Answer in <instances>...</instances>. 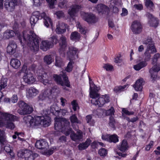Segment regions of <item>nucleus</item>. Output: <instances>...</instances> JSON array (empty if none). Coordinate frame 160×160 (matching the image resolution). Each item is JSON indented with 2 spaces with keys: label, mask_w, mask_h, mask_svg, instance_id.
<instances>
[{
  "label": "nucleus",
  "mask_w": 160,
  "mask_h": 160,
  "mask_svg": "<svg viewBox=\"0 0 160 160\" xmlns=\"http://www.w3.org/2000/svg\"><path fill=\"white\" fill-rule=\"evenodd\" d=\"M145 5L149 9H153L154 8L153 3L151 0H145Z\"/></svg>",
  "instance_id": "46"
},
{
  "label": "nucleus",
  "mask_w": 160,
  "mask_h": 160,
  "mask_svg": "<svg viewBox=\"0 0 160 160\" xmlns=\"http://www.w3.org/2000/svg\"><path fill=\"white\" fill-rule=\"evenodd\" d=\"M89 81H90V93L91 92H93L95 93H97V92L100 90V88L99 87H97L96 86H95L94 84H92L91 85L90 79L89 78Z\"/></svg>",
  "instance_id": "43"
},
{
  "label": "nucleus",
  "mask_w": 160,
  "mask_h": 160,
  "mask_svg": "<svg viewBox=\"0 0 160 160\" xmlns=\"http://www.w3.org/2000/svg\"><path fill=\"white\" fill-rule=\"evenodd\" d=\"M50 41L52 43V46L54 44H56L58 42V37L56 35H53L49 38Z\"/></svg>",
  "instance_id": "51"
},
{
  "label": "nucleus",
  "mask_w": 160,
  "mask_h": 160,
  "mask_svg": "<svg viewBox=\"0 0 160 160\" xmlns=\"http://www.w3.org/2000/svg\"><path fill=\"white\" fill-rule=\"evenodd\" d=\"M52 43L48 40H43L40 44V48L44 51H46L48 49L52 47Z\"/></svg>",
  "instance_id": "17"
},
{
  "label": "nucleus",
  "mask_w": 160,
  "mask_h": 160,
  "mask_svg": "<svg viewBox=\"0 0 160 160\" xmlns=\"http://www.w3.org/2000/svg\"><path fill=\"white\" fill-rule=\"evenodd\" d=\"M143 43L147 45V48L144 53V61L146 62L150 60L151 57V54L156 52L157 51L151 39H148L144 41Z\"/></svg>",
  "instance_id": "5"
},
{
  "label": "nucleus",
  "mask_w": 160,
  "mask_h": 160,
  "mask_svg": "<svg viewBox=\"0 0 160 160\" xmlns=\"http://www.w3.org/2000/svg\"><path fill=\"white\" fill-rule=\"evenodd\" d=\"M147 65L146 61H142L133 66V68L136 71H139L142 68L145 67Z\"/></svg>",
  "instance_id": "35"
},
{
  "label": "nucleus",
  "mask_w": 160,
  "mask_h": 160,
  "mask_svg": "<svg viewBox=\"0 0 160 160\" xmlns=\"http://www.w3.org/2000/svg\"><path fill=\"white\" fill-rule=\"evenodd\" d=\"M23 33V40L19 38V40L22 44L25 42L28 43L31 49L34 51H37L39 47V38L35 33L30 31V34H28L27 32L24 31Z\"/></svg>",
  "instance_id": "2"
},
{
  "label": "nucleus",
  "mask_w": 160,
  "mask_h": 160,
  "mask_svg": "<svg viewBox=\"0 0 160 160\" xmlns=\"http://www.w3.org/2000/svg\"><path fill=\"white\" fill-rule=\"evenodd\" d=\"M160 70V65H155L149 70L151 78L155 80L157 77V73Z\"/></svg>",
  "instance_id": "13"
},
{
  "label": "nucleus",
  "mask_w": 160,
  "mask_h": 160,
  "mask_svg": "<svg viewBox=\"0 0 160 160\" xmlns=\"http://www.w3.org/2000/svg\"><path fill=\"white\" fill-rule=\"evenodd\" d=\"M83 19L88 24H94L98 21V18L92 13H84L82 14Z\"/></svg>",
  "instance_id": "8"
},
{
  "label": "nucleus",
  "mask_w": 160,
  "mask_h": 160,
  "mask_svg": "<svg viewBox=\"0 0 160 160\" xmlns=\"http://www.w3.org/2000/svg\"><path fill=\"white\" fill-rule=\"evenodd\" d=\"M0 142L1 144L4 145L6 143L7 141L6 137L4 135V132L0 131Z\"/></svg>",
  "instance_id": "49"
},
{
  "label": "nucleus",
  "mask_w": 160,
  "mask_h": 160,
  "mask_svg": "<svg viewBox=\"0 0 160 160\" xmlns=\"http://www.w3.org/2000/svg\"><path fill=\"white\" fill-rule=\"evenodd\" d=\"M154 142L153 141H151L145 147V150L147 151H149L150 149L152 147L153 145Z\"/></svg>",
  "instance_id": "61"
},
{
  "label": "nucleus",
  "mask_w": 160,
  "mask_h": 160,
  "mask_svg": "<svg viewBox=\"0 0 160 160\" xmlns=\"http://www.w3.org/2000/svg\"><path fill=\"white\" fill-rule=\"evenodd\" d=\"M149 17L150 16L151 18L148 22L150 26L156 28L158 26L159 21L158 19L153 17L152 14H150Z\"/></svg>",
  "instance_id": "29"
},
{
  "label": "nucleus",
  "mask_w": 160,
  "mask_h": 160,
  "mask_svg": "<svg viewBox=\"0 0 160 160\" xmlns=\"http://www.w3.org/2000/svg\"><path fill=\"white\" fill-rule=\"evenodd\" d=\"M96 8L99 13H104L109 10V8L108 7L102 3L97 5L96 7Z\"/></svg>",
  "instance_id": "32"
},
{
  "label": "nucleus",
  "mask_w": 160,
  "mask_h": 160,
  "mask_svg": "<svg viewBox=\"0 0 160 160\" xmlns=\"http://www.w3.org/2000/svg\"><path fill=\"white\" fill-rule=\"evenodd\" d=\"M69 51L70 54L69 56V59H75L74 56L78 52V49L73 46H71L69 48Z\"/></svg>",
  "instance_id": "31"
},
{
  "label": "nucleus",
  "mask_w": 160,
  "mask_h": 160,
  "mask_svg": "<svg viewBox=\"0 0 160 160\" xmlns=\"http://www.w3.org/2000/svg\"><path fill=\"white\" fill-rule=\"evenodd\" d=\"M44 119L43 117L42 116H37L33 118V122H31V127L35 128V127L41 125V121Z\"/></svg>",
  "instance_id": "27"
},
{
  "label": "nucleus",
  "mask_w": 160,
  "mask_h": 160,
  "mask_svg": "<svg viewBox=\"0 0 160 160\" xmlns=\"http://www.w3.org/2000/svg\"><path fill=\"white\" fill-rule=\"evenodd\" d=\"M92 116L91 115H88L86 117V120L87 123L90 126H93L95 122L92 119Z\"/></svg>",
  "instance_id": "47"
},
{
  "label": "nucleus",
  "mask_w": 160,
  "mask_h": 160,
  "mask_svg": "<svg viewBox=\"0 0 160 160\" xmlns=\"http://www.w3.org/2000/svg\"><path fill=\"white\" fill-rule=\"evenodd\" d=\"M115 120L113 117L111 116L109 118V125L112 128H113L114 127Z\"/></svg>",
  "instance_id": "55"
},
{
  "label": "nucleus",
  "mask_w": 160,
  "mask_h": 160,
  "mask_svg": "<svg viewBox=\"0 0 160 160\" xmlns=\"http://www.w3.org/2000/svg\"><path fill=\"white\" fill-rule=\"evenodd\" d=\"M51 95V89H47L42 92L40 94L39 96L38 97V101H42L48 98H50V97Z\"/></svg>",
  "instance_id": "14"
},
{
  "label": "nucleus",
  "mask_w": 160,
  "mask_h": 160,
  "mask_svg": "<svg viewBox=\"0 0 160 160\" xmlns=\"http://www.w3.org/2000/svg\"><path fill=\"white\" fill-rule=\"evenodd\" d=\"M122 114H124L126 115H133L134 112H129L126 108H123L122 110Z\"/></svg>",
  "instance_id": "57"
},
{
  "label": "nucleus",
  "mask_w": 160,
  "mask_h": 160,
  "mask_svg": "<svg viewBox=\"0 0 160 160\" xmlns=\"http://www.w3.org/2000/svg\"><path fill=\"white\" fill-rule=\"evenodd\" d=\"M144 82L142 78H141L138 79L134 86L135 89L138 91H141L142 88V86L144 85Z\"/></svg>",
  "instance_id": "26"
},
{
  "label": "nucleus",
  "mask_w": 160,
  "mask_h": 160,
  "mask_svg": "<svg viewBox=\"0 0 160 160\" xmlns=\"http://www.w3.org/2000/svg\"><path fill=\"white\" fill-rule=\"evenodd\" d=\"M80 38V34L77 32L75 31L73 32L71 34L70 38L73 41H78Z\"/></svg>",
  "instance_id": "37"
},
{
  "label": "nucleus",
  "mask_w": 160,
  "mask_h": 160,
  "mask_svg": "<svg viewBox=\"0 0 160 160\" xmlns=\"http://www.w3.org/2000/svg\"><path fill=\"white\" fill-rule=\"evenodd\" d=\"M17 0H6L4 3L5 8L9 12H12L14 9L15 6L17 4Z\"/></svg>",
  "instance_id": "10"
},
{
  "label": "nucleus",
  "mask_w": 160,
  "mask_h": 160,
  "mask_svg": "<svg viewBox=\"0 0 160 160\" xmlns=\"http://www.w3.org/2000/svg\"><path fill=\"white\" fill-rule=\"evenodd\" d=\"M53 77L58 84L62 86H66L68 87H70V82L69 81L66 72L65 71H62L58 75L54 74Z\"/></svg>",
  "instance_id": "4"
},
{
  "label": "nucleus",
  "mask_w": 160,
  "mask_h": 160,
  "mask_svg": "<svg viewBox=\"0 0 160 160\" xmlns=\"http://www.w3.org/2000/svg\"><path fill=\"white\" fill-rule=\"evenodd\" d=\"M69 122L65 118H55L54 128L59 132L63 131L66 136L70 134L71 139L74 141H76L82 139V132L79 130L77 131V133H75L72 129L69 127Z\"/></svg>",
  "instance_id": "1"
},
{
  "label": "nucleus",
  "mask_w": 160,
  "mask_h": 160,
  "mask_svg": "<svg viewBox=\"0 0 160 160\" xmlns=\"http://www.w3.org/2000/svg\"><path fill=\"white\" fill-rule=\"evenodd\" d=\"M42 18L43 19L44 24L46 27L48 28L50 25H51L52 27V23L51 19L44 12L41 13L40 19Z\"/></svg>",
  "instance_id": "15"
},
{
  "label": "nucleus",
  "mask_w": 160,
  "mask_h": 160,
  "mask_svg": "<svg viewBox=\"0 0 160 160\" xmlns=\"http://www.w3.org/2000/svg\"><path fill=\"white\" fill-rule=\"evenodd\" d=\"M91 141L90 139H87L85 142L80 143L78 145V149L80 150L85 149L89 145Z\"/></svg>",
  "instance_id": "33"
},
{
  "label": "nucleus",
  "mask_w": 160,
  "mask_h": 160,
  "mask_svg": "<svg viewBox=\"0 0 160 160\" xmlns=\"http://www.w3.org/2000/svg\"><path fill=\"white\" fill-rule=\"evenodd\" d=\"M118 137L115 134L112 135H109V142L116 143L118 141Z\"/></svg>",
  "instance_id": "44"
},
{
  "label": "nucleus",
  "mask_w": 160,
  "mask_h": 160,
  "mask_svg": "<svg viewBox=\"0 0 160 160\" xmlns=\"http://www.w3.org/2000/svg\"><path fill=\"white\" fill-rule=\"evenodd\" d=\"M64 64L62 59L58 56H56L55 58V65L58 67H61Z\"/></svg>",
  "instance_id": "38"
},
{
  "label": "nucleus",
  "mask_w": 160,
  "mask_h": 160,
  "mask_svg": "<svg viewBox=\"0 0 160 160\" xmlns=\"http://www.w3.org/2000/svg\"><path fill=\"white\" fill-rule=\"evenodd\" d=\"M18 155L19 157L24 158L25 160H34L38 156L37 153H33L32 151L27 149L19 151Z\"/></svg>",
  "instance_id": "7"
},
{
  "label": "nucleus",
  "mask_w": 160,
  "mask_h": 160,
  "mask_svg": "<svg viewBox=\"0 0 160 160\" xmlns=\"http://www.w3.org/2000/svg\"><path fill=\"white\" fill-rule=\"evenodd\" d=\"M42 117H43L44 119L41 121V125L44 127L49 126L50 125V118L48 116V112L45 113L43 112Z\"/></svg>",
  "instance_id": "23"
},
{
  "label": "nucleus",
  "mask_w": 160,
  "mask_h": 160,
  "mask_svg": "<svg viewBox=\"0 0 160 160\" xmlns=\"http://www.w3.org/2000/svg\"><path fill=\"white\" fill-rule=\"evenodd\" d=\"M81 8L80 6L77 5H74L71 6L68 10V14L72 17L75 16Z\"/></svg>",
  "instance_id": "21"
},
{
  "label": "nucleus",
  "mask_w": 160,
  "mask_h": 160,
  "mask_svg": "<svg viewBox=\"0 0 160 160\" xmlns=\"http://www.w3.org/2000/svg\"><path fill=\"white\" fill-rule=\"evenodd\" d=\"M35 147L40 149H47L49 148L48 143L44 139L37 140L36 143Z\"/></svg>",
  "instance_id": "12"
},
{
  "label": "nucleus",
  "mask_w": 160,
  "mask_h": 160,
  "mask_svg": "<svg viewBox=\"0 0 160 160\" xmlns=\"http://www.w3.org/2000/svg\"><path fill=\"white\" fill-rule=\"evenodd\" d=\"M67 25L62 22H58L57 25V28L55 30L56 32L60 34L65 32L66 31Z\"/></svg>",
  "instance_id": "18"
},
{
  "label": "nucleus",
  "mask_w": 160,
  "mask_h": 160,
  "mask_svg": "<svg viewBox=\"0 0 160 160\" xmlns=\"http://www.w3.org/2000/svg\"><path fill=\"white\" fill-rule=\"evenodd\" d=\"M59 45L60 50L61 51H64L67 47L66 38L63 36H62L60 38Z\"/></svg>",
  "instance_id": "25"
},
{
  "label": "nucleus",
  "mask_w": 160,
  "mask_h": 160,
  "mask_svg": "<svg viewBox=\"0 0 160 160\" xmlns=\"http://www.w3.org/2000/svg\"><path fill=\"white\" fill-rule=\"evenodd\" d=\"M160 55L159 53H157L154 55L152 58V64H153L156 63L158 59L159 58Z\"/></svg>",
  "instance_id": "53"
},
{
  "label": "nucleus",
  "mask_w": 160,
  "mask_h": 160,
  "mask_svg": "<svg viewBox=\"0 0 160 160\" xmlns=\"http://www.w3.org/2000/svg\"><path fill=\"white\" fill-rule=\"evenodd\" d=\"M72 105V106L73 109L74 111L77 110V108H78V103L76 102V100H73L71 102Z\"/></svg>",
  "instance_id": "60"
},
{
  "label": "nucleus",
  "mask_w": 160,
  "mask_h": 160,
  "mask_svg": "<svg viewBox=\"0 0 160 160\" xmlns=\"http://www.w3.org/2000/svg\"><path fill=\"white\" fill-rule=\"evenodd\" d=\"M18 97L17 95H13L11 98L10 102L13 103L16 102L18 100Z\"/></svg>",
  "instance_id": "62"
},
{
  "label": "nucleus",
  "mask_w": 160,
  "mask_h": 160,
  "mask_svg": "<svg viewBox=\"0 0 160 160\" xmlns=\"http://www.w3.org/2000/svg\"><path fill=\"white\" fill-rule=\"evenodd\" d=\"M20 110L19 113L22 115H24L31 113L33 111V108L28 105L22 101H19L18 103Z\"/></svg>",
  "instance_id": "6"
},
{
  "label": "nucleus",
  "mask_w": 160,
  "mask_h": 160,
  "mask_svg": "<svg viewBox=\"0 0 160 160\" xmlns=\"http://www.w3.org/2000/svg\"><path fill=\"white\" fill-rule=\"evenodd\" d=\"M99 94L92 92L90 93V97L92 98L91 103L99 107H102L106 103L110 101L109 97L108 95H102L101 97L98 98Z\"/></svg>",
  "instance_id": "3"
},
{
  "label": "nucleus",
  "mask_w": 160,
  "mask_h": 160,
  "mask_svg": "<svg viewBox=\"0 0 160 160\" xmlns=\"http://www.w3.org/2000/svg\"><path fill=\"white\" fill-rule=\"evenodd\" d=\"M128 86V85H125L122 86H119L118 87H116L114 89V91H115L116 92L119 91H122Z\"/></svg>",
  "instance_id": "56"
},
{
  "label": "nucleus",
  "mask_w": 160,
  "mask_h": 160,
  "mask_svg": "<svg viewBox=\"0 0 160 160\" xmlns=\"http://www.w3.org/2000/svg\"><path fill=\"white\" fill-rule=\"evenodd\" d=\"M33 118L30 115L24 117L23 120L26 124L29 123L30 126L31 127V122H33Z\"/></svg>",
  "instance_id": "48"
},
{
  "label": "nucleus",
  "mask_w": 160,
  "mask_h": 160,
  "mask_svg": "<svg viewBox=\"0 0 160 160\" xmlns=\"http://www.w3.org/2000/svg\"><path fill=\"white\" fill-rule=\"evenodd\" d=\"M70 119L73 128L76 130H78V126L77 125H75V124H81V121L78 119L75 114H73L71 116L70 118Z\"/></svg>",
  "instance_id": "19"
},
{
  "label": "nucleus",
  "mask_w": 160,
  "mask_h": 160,
  "mask_svg": "<svg viewBox=\"0 0 160 160\" xmlns=\"http://www.w3.org/2000/svg\"><path fill=\"white\" fill-rule=\"evenodd\" d=\"M38 80L44 85L49 83V78L46 72H42L41 74H39L38 77Z\"/></svg>",
  "instance_id": "22"
},
{
  "label": "nucleus",
  "mask_w": 160,
  "mask_h": 160,
  "mask_svg": "<svg viewBox=\"0 0 160 160\" xmlns=\"http://www.w3.org/2000/svg\"><path fill=\"white\" fill-rule=\"evenodd\" d=\"M56 149L55 147H53L50 148L48 150H47L46 149H45L43 153L44 154L46 155H50L53 153L54 151Z\"/></svg>",
  "instance_id": "50"
},
{
  "label": "nucleus",
  "mask_w": 160,
  "mask_h": 160,
  "mask_svg": "<svg viewBox=\"0 0 160 160\" xmlns=\"http://www.w3.org/2000/svg\"><path fill=\"white\" fill-rule=\"evenodd\" d=\"M131 29L134 34H138L140 33L142 30V26L141 23L139 21H134L132 24Z\"/></svg>",
  "instance_id": "9"
},
{
  "label": "nucleus",
  "mask_w": 160,
  "mask_h": 160,
  "mask_svg": "<svg viewBox=\"0 0 160 160\" xmlns=\"http://www.w3.org/2000/svg\"><path fill=\"white\" fill-rule=\"evenodd\" d=\"M103 67L107 71L111 70L113 68L112 66L108 64H106L104 65Z\"/></svg>",
  "instance_id": "63"
},
{
  "label": "nucleus",
  "mask_w": 160,
  "mask_h": 160,
  "mask_svg": "<svg viewBox=\"0 0 160 160\" xmlns=\"http://www.w3.org/2000/svg\"><path fill=\"white\" fill-rule=\"evenodd\" d=\"M51 90V93L52 92H58L59 91V89L57 86H54L52 88Z\"/></svg>",
  "instance_id": "64"
},
{
  "label": "nucleus",
  "mask_w": 160,
  "mask_h": 160,
  "mask_svg": "<svg viewBox=\"0 0 160 160\" xmlns=\"http://www.w3.org/2000/svg\"><path fill=\"white\" fill-rule=\"evenodd\" d=\"M4 150L8 153H9L11 156V158H14V154L12 151L9 145H6L4 147Z\"/></svg>",
  "instance_id": "45"
},
{
  "label": "nucleus",
  "mask_w": 160,
  "mask_h": 160,
  "mask_svg": "<svg viewBox=\"0 0 160 160\" xmlns=\"http://www.w3.org/2000/svg\"><path fill=\"white\" fill-rule=\"evenodd\" d=\"M27 91V96L28 98H33L39 93L38 90L32 87H30Z\"/></svg>",
  "instance_id": "24"
},
{
  "label": "nucleus",
  "mask_w": 160,
  "mask_h": 160,
  "mask_svg": "<svg viewBox=\"0 0 160 160\" xmlns=\"http://www.w3.org/2000/svg\"><path fill=\"white\" fill-rule=\"evenodd\" d=\"M43 60L47 65L50 64L54 61V59L50 55H46L44 58Z\"/></svg>",
  "instance_id": "39"
},
{
  "label": "nucleus",
  "mask_w": 160,
  "mask_h": 160,
  "mask_svg": "<svg viewBox=\"0 0 160 160\" xmlns=\"http://www.w3.org/2000/svg\"><path fill=\"white\" fill-rule=\"evenodd\" d=\"M24 82L28 84L33 83L35 81V79L33 76L32 74L30 72L24 74L23 77Z\"/></svg>",
  "instance_id": "16"
},
{
  "label": "nucleus",
  "mask_w": 160,
  "mask_h": 160,
  "mask_svg": "<svg viewBox=\"0 0 160 160\" xmlns=\"http://www.w3.org/2000/svg\"><path fill=\"white\" fill-rule=\"evenodd\" d=\"M10 63L11 65L15 69L18 68L21 64L20 61L16 58L12 59Z\"/></svg>",
  "instance_id": "34"
},
{
  "label": "nucleus",
  "mask_w": 160,
  "mask_h": 160,
  "mask_svg": "<svg viewBox=\"0 0 160 160\" xmlns=\"http://www.w3.org/2000/svg\"><path fill=\"white\" fill-rule=\"evenodd\" d=\"M98 153L101 156L104 157L107 154L108 151L107 149L102 148L99 150Z\"/></svg>",
  "instance_id": "52"
},
{
  "label": "nucleus",
  "mask_w": 160,
  "mask_h": 160,
  "mask_svg": "<svg viewBox=\"0 0 160 160\" xmlns=\"http://www.w3.org/2000/svg\"><path fill=\"white\" fill-rule=\"evenodd\" d=\"M114 110L113 107H111V108L106 112V114L107 116H112L114 114Z\"/></svg>",
  "instance_id": "54"
},
{
  "label": "nucleus",
  "mask_w": 160,
  "mask_h": 160,
  "mask_svg": "<svg viewBox=\"0 0 160 160\" xmlns=\"http://www.w3.org/2000/svg\"><path fill=\"white\" fill-rule=\"evenodd\" d=\"M15 32L13 30H7L4 33L3 37L6 39H9L14 36Z\"/></svg>",
  "instance_id": "36"
},
{
  "label": "nucleus",
  "mask_w": 160,
  "mask_h": 160,
  "mask_svg": "<svg viewBox=\"0 0 160 160\" xmlns=\"http://www.w3.org/2000/svg\"><path fill=\"white\" fill-rule=\"evenodd\" d=\"M73 59H69L70 61L65 68V70H64L66 72H70L72 70L73 65L74 63V62L73 61Z\"/></svg>",
  "instance_id": "40"
},
{
  "label": "nucleus",
  "mask_w": 160,
  "mask_h": 160,
  "mask_svg": "<svg viewBox=\"0 0 160 160\" xmlns=\"http://www.w3.org/2000/svg\"><path fill=\"white\" fill-rule=\"evenodd\" d=\"M50 108V110H45L43 111V112L45 113H47V112H48V114L50 113H52L53 114H55L56 112L58 113L59 112V109H58L57 105L56 104H53L51 106Z\"/></svg>",
  "instance_id": "30"
},
{
  "label": "nucleus",
  "mask_w": 160,
  "mask_h": 160,
  "mask_svg": "<svg viewBox=\"0 0 160 160\" xmlns=\"http://www.w3.org/2000/svg\"><path fill=\"white\" fill-rule=\"evenodd\" d=\"M8 79L7 78H2L0 82V91L4 88L7 85Z\"/></svg>",
  "instance_id": "42"
},
{
  "label": "nucleus",
  "mask_w": 160,
  "mask_h": 160,
  "mask_svg": "<svg viewBox=\"0 0 160 160\" xmlns=\"http://www.w3.org/2000/svg\"><path fill=\"white\" fill-rule=\"evenodd\" d=\"M77 27L79 29V31L82 34H85L88 32L87 29L85 27H82L79 22H77Z\"/></svg>",
  "instance_id": "41"
},
{
  "label": "nucleus",
  "mask_w": 160,
  "mask_h": 160,
  "mask_svg": "<svg viewBox=\"0 0 160 160\" xmlns=\"http://www.w3.org/2000/svg\"><path fill=\"white\" fill-rule=\"evenodd\" d=\"M41 13L39 11H35L33 12L30 18V23L32 27H34L38 20L41 18Z\"/></svg>",
  "instance_id": "11"
},
{
  "label": "nucleus",
  "mask_w": 160,
  "mask_h": 160,
  "mask_svg": "<svg viewBox=\"0 0 160 160\" xmlns=\"http://www.w3.org/2000/svg\"><path fill=\"white\" fill-rule=\"evenodd\" d=\"M118 148L122 152H125L128 149L129 146L127 141L126 140H123L122 142L118 146Z\"/></svg>",
  "instance_id": "28"
},
{
  "label": "nucleus",
  "mask_w": 160,
  "mask_h": 160,
  "mask_svg": "<svg viewBox=\"0 0 160 160\" xmlns=\"http://www.w3.org/2000/svg\"><path fill=\"white\" fill-rule=\"evenodd\" d=\"M60 1H62L59 3L58 6L61 8H63L66 7L67 1V0H60Z\"/></svg>",
  "instance_id": "58"
},
{
  "label": "nucleus",
  "mask_w": 160,
  "mask_h": 160,
  "mask_svg": "<svg viewBox=\"0 0 160 160\" xmlns=\"http://www.w3.org/2000/svg\"><path fill=\"white\" fill-rule=\"evenodd\" d=\"M17 46L13 41L10 42L7 47V52L10 55H12L15 53Z\"/></svg>",
  "instance_id": "20"
},
{
  "label": "nucleus",
  "mask_w": 160,
  "mask_h": 160,
  "mask_svg": "<svg viewBox=\"0 0 160 160\" xmlns=\"http://www.w3.org/2000/svg\"><path fill=\"white\" fill-rule=\"evenodd\" d=\"M54 14L56 15L58 18H60L64 16V13L62 11H58L55 12Z\"/></svg>",
  "instance_id": "59"
}]
</instances>
